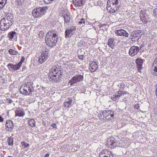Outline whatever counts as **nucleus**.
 <instances>
[{
    "label": "nucleus",
    "instance_id": "f257e3e1",
    "mask_svg": "<svg viewBox=\"0 0 157 157\" xmlns=\"http://www.w3.org/2000/svg\"><path fill=\"white\" fill-rule=\"evenodd\" d=\"M48 75L50 81L56 82L61 79L63 75V72L57 66L54 65L50 70Z\"/></svg>",
    "mask_w": 157,
    "mask_h": 157
},
{
    "label": "nucleus",
    "instance_id": "f03ea898",
    "mask_svg": "<svg viewBox=\"0 0 157 157\" xmlns=\"http://www.w3.org/2000/svg\"><path fill=\"white\" fill-rule=\"evenodd\" d=\"M58 39V36L55 33L48 32L45 37V42L47 45L51 48L55 46Z\"/></svg>",
    "mask_w": 157,
    "mask_h": 157
},
{
    "label": "nucleus",
    "instance_id": "7ed1b4c3",
    "mask_svg": "<svg viewBox=\"0 0 157 157\" xmlns=\"http://www.w3.org/2000/svg\"><path fill=\"white\" fill-rule=\"evenodd\" d=\"M120 7L118 0H108L107 1L106 8L109 13H113L117 12Z\"/></svg>",
    "mask_w": 157,
    "mask_h": 157
},
{
    "label": "nucleus",
    "instance_id": "20e7f679",
    "mask_svg": "<svg viewBox=\"0 0 157 157\" xmlns=\"http://www.w3.org/2000/svg\"><path fill=\"white\" fill-rule=\"evenodd\" d=\"M48 9V8L47 6L35 8L33 10L32 15L34 18L41 17L45 14L46 10Z\"/></svg>",
    "mask_w": 157,
    "mask_h": 157
},
{
    "label": "nucleus",
    "instance_id": "39448f33",
    "mask_svg": "<svg viewBox=\"0 0 157 157\" xmlns=\"http://www.w3.org/2000/svg\"><path fill=\"white\" fill-rule=\"evenodd\" d=\"M34 90L33 86L30 83H28L22 85L20 88V92L25 95H30Z\"/></svg>",
    "mask_w": 157,
    "mask_h": 157
},
{
    "label": "nucleus",
    "instance_id": "423d86ee",
    "mask_svg": "<svg viewBox=\"0 0 157 157\" xmlns=\"http://www.w3.org/2000/svg\"><path fill=\"white\" fill-rule=\"evenodd\" d=\"M48 50L44 49L41 53V55L39 57L38 62L40 64L44 63L48 58Z\"/></svg>",
    "mask_w": 157,
    "mask_h": 157
},
{
    "label": "nucleus",
    "instance_id": "0eeeda50",
    "mask_svg": "<svg viewBox=\"0 0 157 157\" xmlns=\"http://www.w3.org/2000/svg\"><path fill=\"white\" fill-rule=\"evenodd\" d=\"M76 30V27L74 26H71L70 27L66 29L65 31V37L68 38L71 37L74 35Z\"/></svg>",
    "mask_w": 157,
    "mask_h": 157
},
{
    "label": "nucleus",
    "instance_id": "6e6552de",
    "mask_svg": "<svg viewBox=\"0 0 157 157\" xmlns=\"http://www.w3.org/2000/svg\"><path fill=\"white\" fill-rule=\"evenodd\" d=\"M102 115L106 120H112L114 118V113L113 112L110 110H105L102 112Z\"/></svg>",
    "mask_w": 157,
    "mask_h": 157
},
{
    "label": "nucleus",
    "instance_id": "1a4fd4ad",
    "mask_svg": "<svg viewBox=\"0 0 157 157\" xmlns=\"http://www.w3.org/2000/svg\"><path fill=\"white\" fill-rule=\"evenodd\" d=\"M12 25L10 22H9L2 18L0 23V29L2 31L7 30Z\"/></svg>",
    "mask_w": 157,
    "mask_h": 157
},
{
    "label": "nucleus",
    "instance_id": "9d476101",
    "mask_svg": "<svg viewBox=\"0 0 157 157\" xmlns=\"http://www.w3.org/2000/svg\"><path fill=\"white\" fill-rule=\"evenodd\" d=\"M105 145L106 147L111 149H113L116 146L115 140L113 137H110L105 142Z\"/></svg>",
    "mask_w": 157,
    "mask_h": 157
},
{
    "label": "nucleus",
    "instance_id": "9b49d317",
    "mask_svg": "<svg viewBox=\"0 0 157 157\" xmlns=\"http://www.w3.org/2000/svg\"><path fill=\"white\" fill-rule=\"evenodd\" d=\"M83 76L81 75H75L72 77L71 79L69 81L68 83L71 86H72L77 82L83 80Z\"/></svg>",
    "mask_w": 157,
    "mask_h": 157
},
{
    "label": "nucleus",
    "instance_id": "f8f14e48",
    "mask_svg": "<svg viewBox=\"0 0 157 157\" xmlns=\"http://www.w3.org/2000/svg\"><path fill=\"white\" fill-rule=\"evenodd\" d=\"M98 157H114L111 151L106 149H104L99 153Z\"/></svg>",
    "mask_w": 157,
    "mask_h": 157
},
{
    "label": "nucleus",
    "instance_id": "ddd939ff",
    "mask_svg": "<svg viewBox=\"0 0 157 157\" xmlns=\"http://www.w3.org/2000/svg\"><path fill=\"white\" fill-rule=\"evenodd\" d=\"M5 128L6 131L11 132L14 128L13 121L10 120H7L6 121Z\"/></svg>",
    "mask_w": 157,
    "mask_h": 157
},
{
    "label": "nucleus",
    "instance_id": "4468645a",
    "mask_svg": "<svg viewBox=\"0 0 157 157\" xmlns=\"http://www.w3.org/2000/svg\"><path fill=\"white\" fill-rule=\"evenodd\" d=\"M15 117H23L25 115L24 109L21 108H18L16 109L15 111Z\"/></svg>",
    "mask_w": 157,
    "mask_h": 157
},
{
    "label": "nucleus",
    "instance_id": "2eb2a0df",
    "mask_svg": "<svg viewBox=\"0 0 157 157\" xmlns=\"http://www.w3.org/2000/svg\"><path fill=\"white\" fill-rule=\"evenodd\" d=\"M115 33L117 36H123L126 37L128 36V33L126 31L123 29H119L115 31Z\"/></svg>",
    "mask_w": 157,
    "mask_h": 157
},
{
    "label": "nucleus",
    "instance_id": "dca6fc26",
    "mask_svg": "<svg viewBox=\"0 0 157 157\" xmlns=\"http://www.w3.org/2000/svg\"><path fill=\"white\" fill-rule=\"evenodd\" d=\"M139 51L138 47L132 46L131 47L129 50V54L132 56H133L138 53Z\"/></svg>",
    "mask_w": 157,
    "mask_h": 157
},
{
    "label": "nucleus",
    "instance_id": "f3484780",
    "mask_svg": "<svg viewBox=\"0 0 157 157\" xmlns=\"http://www.w3.org/2000/svg\"><path fill=\"white\" fill-rule=\"evenodd\" d=\"M98 68V64L97 62L93 61L90 63L89 68L91 72H94Z\"/></svg>",
    "mask_w": 157,
    "mask_h": 157
},
{
    "label": "nucleus",
    "instance_id": "a211bd4d",
    "mask_svg": "<svg viewBox=\"0 0 157 157\" xmlns=\"http://www.w3.org/2000/svg\"><path fill=\"white\" fill-rule=\"evenodd\" d=\"M7 67L10 70L17 71L20 69L21 66L18 63L16 65L9 63L7 65Z\"/></svg>",
    "mask_w": 157,
    "mask_h": 157
},
{
    "label": "nucleus",
    "instance_id": "6ab92c4d",
    "mask_svg": "<svg viewBox=\"0 0 157 157\" xmlns=\"http://www.w3.org/2000/svg\"><path fill=\"white\" fill-rule=\"evenodd\" d=\"M136 63L137 66L138 71L140 72L142 68V65L143 63V60L140 58H137L136 60Z\"/></svg>",
    "mask_w": 157,
    "mask_h": 157
},
{
    "label": "nucleus",
    "instance_id": "aec40b11",
    "mask_svg": "<svg viewBox=\"0 0 157 157\" xmlns=\"http://www.w3.org/2000/svg\"><path fill=\"white\" fill-rule=\"evenodd\" d=\"M107 44L109 47L113 49L115 46L114 39L113 38H109L108 40Z\"/></svg>",
    "mask_w": 157,
    "mask_h": 157
},
{
    "label": "nucleus",
    "instance_id": "412c9836",
    "mask_svg": "<svg viewBox=\"0 0 157 157\" xmlns=\"http://www.w3.org/2000/svg\"><path fill=\"white\" fill-rule=\"evenodd\" d=\"M68 101H65L63 104V106L65 108H68L71 106V104L72 102V100L71 98H68Z\"/></svg>",
    "mask_w": 157,
    "mask_h": 157
},
{
    "label": "nucleus",
    "instance_id": "4be33fe9",
    "mask_svg": "<svg viewBox=\"0 0 157 157\" xmlns=\"http://www.w3.org/2000/svg\"><path fill=\"white\" fill-rule=\"evenodd\" d=\"M84 0H73V4L78 7L82 6L84 4Z\"/></svg>",
    "mask_w": 157,
    "mask_h": 157
},
{
    "label": "nucleus",
    "instance_id": "5701e85b",
    "mask_svg": "<svg viewBox=\"0 0 157 157\" xmlns=\"http://www.w3.org/2000/svg\"><path fill=\"white\" fill-rule=\"evenodd\" d=\"M140 33H141V32H140V31L139 30H137L134 32V33L132 34V36L130 37L131 39H134L133 38L134 37H136V40H138L139 38V37L140 36V35L139 36L137 35L140 34Z\"/></svg>",
    "mask_w": 157,
    "mask_h": 157
},
{
    "label": "nucleus",
    "instance_id": "b1692460",
    "mask_svg": "<svg viewBox=\"0 0 157 157\" xmlns=\"http://www.w3.org/2000/svg\"><path fill=\"white\" fill-rule=\"evenodd\" d=\"M28 119V124L29 126L33 127L36 126V121L33 119L27 118Z\"/></svg>",
    "mask_w": 157,
    "mask_h": 157
},
{
    "label": "nucleus",
    "instance_id": "393cba45",
    "mask_svg": "<svg viewBox=\"0 0 157 157\" xmlns=\"http://www.w3.org/2000/svg\"><path fill=\"white\" fill-rule=\"evenodd\" d=\"M153 67H154L153 75H157V57L155 59L153 63Z\"/></svg>",
    "mask_w": 157,
    "mask_h": 157
},
{
    "label": "nucleus",
    "instance_id": "a878e982",
    "mask_svg": "<svg viewBox=\"0 0 157 157\" xmlns=\"http://www.w3.org/2000/svg\"><path fill=\"white\" fill-rule=\"evenodd\" d=\"M13 17V16L12 15L10 14H8L6 17H4L3 19L6 21H9V22H10V23L12 24V20Z\"/></svg>",
    "mask_w": 157,
    "mask_h": 157
},
{
    "label": "nucleus",
    "instance_id": "bb28decb",
    "mask_svg": "<svg viewBox=\"0 0 157 157\" xmlns=\"http://www.w3.org/2000/svg\"><path fill=\"white\" fill-rule=\"evenodd\" d=\"M147 16H143V17H140V19L142 22L144 24H147L148 22L149 17H147Z\"/></svg>",
    "mask_w": 157,
    "mask_h": 157
},
{
    "label": "nucleus",
    "instance_id": "cd10ccee",
    "mask_svg": "<svg viewBox=\"0 0 157 157\" xmlns=\"http://www.w3.org/2000/svg\"><path fill=\"white\" fill-rule=\"evenodd\" d=\"M64 18V24L69 23L71 21V19L70 17L69 14H68L63 17Z\"/></svg>",
    "mask_w": 157,
    "mask_h": 157
},
{
    "label": "nucleus",
    "instance_id": "c85d7f7f",
    "mask_svg": "<svg viewBox=\"0 0 157 157\" xmlns=\"http://www.w3.org/2000/svg\"><path fill=\"white\" fill-rule=\"evenodd\" d=\"M147 10L145 9H143L141 10L140 13V17H142L143 16H148L146 13Z\"/></svg>",
    "mask_w": 157,
    "mask_h": 157
},
{
    "label": "nucleus",
    "instance_id": "c756f323",
    "mask_svg": "<svg viewBox=\"0 0 157 157\" xmlns=\"http://www.w3.org/2000/svg\"><path fill=\"white\" fill-rule=\"evenodd\" d=\"M61 12V16L62 17L69 14L67 10L66 9L62 10Z\"/></svg>",
    "mask_w": 157,
    "mask_h": 157
},
{
    "label": "nucleus",
    "instance_id": "7c9ffc66",
    "mask_svg": "<svg viewBox=\"0 0 157 157\" xmlns=\"http://www.w3.org/2000/svg\"><path fill=\"white\" fill-rule=\"evenodd\" d=\"M7 0H0V7L2 8L6 4Z\"/></svg>",
    "mask_w": 157,
    "mask_h": 157
},
{
    "label": "nucleus",
    "instance_id": "2f4dec72",
    "mask_svg": "<svg viewBox=\"0 0 157 157\" xmlns=\"http://www.w3.org/2000/svg\"><path fill=\"white\" fill-rule=\"evenodd\" d=\"M16 34V33L15 31L11 32L9 33L8 34V37L9 38L12 39L13 38L14 36Z\"/></svg>",
    "mask_w": 157,
    "mask_h": 157
},
{
    "label": "nucleus",
    "instance_id": "473e14b6",
    "mask_svg": "<svg viewBox=\"0 0 157 157\" xmlns=\"http://www.w3.org/2000/svg\"><path fill=\"white\" fill-rule=\"evenodd\" d=\"M7 142L10 145H13V139L12 137H9L7 140Z\"/></svg>",
    "mask_w": 157,
    "mask_h": 157
},
{
    "label": "nucleus",
    "instance_id": "72a5a7b5",
    "mask_svg": "<svg viewBox=\"0 0 157 157\" xmlns=\"http://www.w3.org/2000/svg\"><path fill=\"white\" fill-rule=\"evenodd\" d=\"M118 86L120 90H123L125 88V83L122 82L119 83Z\"/></svg>",
    "mask_w": 157,
    "mask_h": 157
},
{
    "label": "nucleus",
    "instance_id": "f704fd0d",
    "mask_svg": "<svg viewBox=\"0 0 157 157\" xmlns=\"http://www.w3.org/2000/svg\"><path fill=\"white\" fill-rule=\"evenodd\" d=\"M8 52L10 55H17L18 53L17 51H15L12 49H10L8 51Z\"/></svg>",
    "mask_w": 157,
    "mask_h": 157
},
{
    "label": "nucleus",
    "instance_id": "c9c22d12",
    "mask_svg": "<svg viewBox=\"0 0 157 157\" xmlns=\"http://www.w3.org/2000/svg\"><path fill=\"white\" fill-rule=\"evenodd\" d=\"M111 99L113 101H116L117 100L119 99V98L118 96V95L117 94H114L111 97Z\"/></svg>",
    "mask_w": 157,
    "mask_h": 157
},
{
    "label": "nucleus",
    "instance_id": "e433bc0d",
    "mask_svg": "<svg viewBox=\"0 0 157 157\" xmlns=\"http://www.w3.org/2000/svg\"><path fill=\"white\" fill-rule=\"evenodd\" d=\"M21 144L22 146H24V148H26L28 147L29 146V143H25L24 141L21 142Z\"/></svg>",
    "mask_w": 157,
    "mask_h": 157
},
{
    "label": "nucleus",
    "instance_id": "4c0bfd02",
    "mask_svg": "<svg viewBox=\"0 0 157 157\" xmlns=\"http://www.w3.org/2000/svg\"><path fill=\"white\" fill-rule=\"evenodd\" d=\"M44 33L42 31H40L38 34V36L39 37L42 38L44 37Z\"/></svg>",
    "mask_w": 157,
    "mask_h": 157
},
{
    "label": "nucleus",
    "instance_id": "58836bf2",
    "mask_svg": "<svg viewBox=\"0 0 157 157\" xmlns=\"http://www.w3.org/2000/svg\"><path fill=\"white\" fill-rule=\"evenodd\" d=\"M25 60V58L24 56H22L21 57V59L20 61V62L18 63L21 66L22 65V63Z\"/></svg>",
    "mask_w": 157,
    "mask_h": 157
},
{
    "label": "nucleus",
    "instance_id": "ea45409f",
    "mask_svg": "<svg viewBox=\"0 0 157 157\" xmlns=\"http://www.w3.org/2000/svg\"><path fill=\"white\" fill-rule=\"evenodd\" d=\"M16 2L17 5L21 4L24 2V0H16Z\"/></svg>",
    "mask_w": 157,
    "mask_h": 157
},
{
    "label": "nucleus",
    "instance_id": "a19ab883",
    "mask_svg": "<svg viewBox=\"0 0 157 157\" xmlns=\"http://www.w3.org/2000/svg\"><path fill=\"white\" fill-rule=\"evenodd\" d=\"M85 21L83 18H82L80 21H79L78 22V24L80 25L82 24H85Z\"/></svg>",
    "mask_w": 157,
    "mask_h": 157
},
{
    "label": "nucleus",
    "instance_id": "79ce46f5",
    "mask_svg": "<svg viewBox=\"0 0 157 157\" xmlns=\"http://www.w3.org/2000/svg\"><path fill=\"white\" fill-rule=\"evenodd\" d=\"M55 0H44V2L45 3L48 4L51 3L52 2Z\"/></svg>",
    "mask_w": 157,
    "mask_h": 157
},
{
    "label": "nucleus",
    "instance_id": "37998d69",
    "mask_svg": "<svg viewBox=\"0 0 157 157\" xmlns=\"http://www.w3.org/2000/svg\"><path fill=\"white\" fill-rule=\"evenodd\" d=\"M117 94L118 95V96L119 98H120V97L122 95H123V93H122V91H121V90H120V91H119L118 92H117Z\"/></svg>",
    "mask_w": 157,
    "mask_h": 157
},
{
    "label": "nucleus",
    "instance_id": "c03bdc74",
    "mask_svg": "<svg viewBox=\"0 0 157 157\" xmlns=\"http://www.w3.org/2000/svg\"><path fill=\"white\" fill-rule=\"evenodd\" d=\"M78 57L79 59L82 60L84 59V56L83 55H79L78 56Z\"/></svg>",
    "mask_w": 157,
    "mask_h": 157
},
{
    "label": "nucleus",
    "instance_id": "a18cd8bd",
    "mask_svg": "<svg viewBox=\"0 0 157 157\" xmlns=\"http://www.w3.org/2000/svg\"><path fill=\"white\" fill-rule=\"evenodd\" d=\"M134 108L138 109L140 108V105L139 104H137L134 105Z\"/></svg>",
    "mask_w": 157,
    "mask_h": 157
},
{
    "label": "nucleus",
    "instance_id": "49530a36",
    "mask_svg": "<svg viewBox=\"0 0 157 157\" xmlns=\"http://www.w3.org/2000/svg\"><path fill=\"white\" fill-rule=\"evenodd\" d=\"M7 100H8L9 101H8V103L9 104H11L13 102V101L10 98H7Z\"/></svg>",
    "mask_w": 157,
    "mask_h": 157
},
{
    "label": "nucleus",
    "instance_id": "de8ad7c7",
    "mask_svg": "<svg viewBox=\"0 0 157 157\" xmlns=\"http://www.w3.org/2000/svg\"><path fill=\"white\" fill-rule=\"evenodd\" d=\"M4 121L3 118L1 116H0V122H2Z\"/></svg>",
    "mask_w": 157,
    "mask_h": 157
},
{
    "label": "nucleus",
    "instance_id": "09e8293b",
    "mask_svg": "<svg viewBox=\"0 0 157 157\" xmlns=\"http://www.w3.org/2000/svg\"><path fill=\"white\" fill-rule=\"evenodd\" d=\"M51 126L52 127H53V128H56V124H55V123H53L52 124V125H51Z\"/></svg>",
    "mask_w": 157,
    "mask_h": 157
},
{
    "label": "nucleus",
    "instance_id": "8fccbe9b",
    "mask_svg": "<svg viewBox=\"0 0 157 157\" xmlns=\"http://www.w3.org/2000/svg\"><path fill=\"white\" fill-rule=\"evenodd\" d=\"M122 93L123 95L126 94H128V93L127 92V91H122Z\"/></svg>",
    "mask_w": 157,
    "mask_h": 157
},
{
    "label": "nucleus",
    "instance_id": "3c124183",
    "mask_svg": "<svg viewBox=\"0 0 157 157\" xmlns=\"http://www.w3.org/2000/svg\"><path fill=\"white\" fill-rule=\"evenodd\" d=\"M50 154L48 153H47L45 155L44 157H49V156Z\"/></svg>",
    "mask_w": 157,
    "mask_h": 157
},
{
    "label": "nucleus",
    "instance_id": "603ef678",
    "mask_svg": "<svg viewBox=\"0 0 157 157\" xmlns=\"http://www.w3.org/2000/svg\"><path fill=\"white\" fill-rule=\"evenodd\" d=\"M8 157H11V156H8Z\"/></svg>",
    "mask_w": 157,
    "mask_h": 157
}]
</instances>
